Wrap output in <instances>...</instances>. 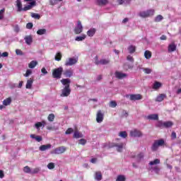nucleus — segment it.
<instances>
[{
	"instance_id": "obj_20",
	"label": "nucleus",
	"mask_w": 181,
	"mask_h": 181,
	"mask_svg": "<svg viewBox=\"0 0 181 181\" xmlns=\"http://www.w3.org/2000/svg\"><path fill=\"white\" fill-rule=\"evenodd\" d=\"M176 47H177L176 44H175L174 42L168 45V52L170 53H172L173 52H175Z\"/></svg>"
},
{
	"instance_id": "obj_61",
	"label": "nucleus",
	"mask_w": 181,
	"mask_h": 181,
	"mask_svg": "<svg viewBox=\"0 0 181 181\" xmlns=\"http://www.w3.org/2000/svg\"><path fill=\"white\" fill-rule=\"evenodd\" d=\"M40 169L39 168H35L33 171H31V174L33 175L35 173H39Z\"/></svg>"
},
{
	"instance_id": "obj_32",
	"label": "nucleus",
	"mask_w": 181,
	"mask_h": 181,
	"mask_svg": "<svg viewBox=\"0 0 181 181\" xmlns=\"http://www.w3.org/2000/svg\"><path fill=\"white\" fill-rule=\"evenodd\" d=\"M128 50H129V53H130V54H132V53H135L136 50V47L134 45H129L128 47Z\"/></svg>"
},
{
	"instance_id": "obj_25",
	"label": "nucleus",
	"mask_w": 181,
	"mask_h": 181,
	"mask_svg": "<svg viewBox=\"0 0 181 181\" xmlns=\"http://www.w3.org/2000/svg\"><path fill=\"white\" fill-rule=\"evenodd\" d=\"M144 57L147 59V60H149V59L152 57V52L149 50H146L144 52Z\"/></svg>"
},
{
	"instance_id": "obj_50",
	"label": "nucleus",
	"mask_w": 181,
	"mask_h": 181,
	"mask_svg": "<svg viewBox=\"0 0 181 181\" xmlns=\"http://www.w3.org/2000/svg\"><path fill=\"white\" fill-rule=\"evenodd\" d=\"M74 132V130L72 128H69L67 129V130L66 131L65 134L66 135H70V134Z\"/></svg>"
},
{
	"instance_id": "obj_57",
	"label": "nucleus",
	"mask_w": 181,
	"mask_h": 181,
	"mask_svg": "<svg viewBox=\"0 0 181 181\" xmlns=\"http://www.w3.org/2000/svg\"><path fill=\"white\" fill-rule=\"evenodd\" d=\"M127 59L129 62H131L132 63H134V57H132V56H131V55H128Z\"/></svg>"
},
{
	"instance_id": "obj_24",
	"label": "nucleus",
	"mask_w": 181,
	"mask_h": 181,
	"mask_svg": "<svg viewBox=\"0 0 181 181\" xmlns=\"http://www.w3.org/2000/svg\"><path fill=\"white\" fill-rule=\"evenodd\" d=\"M95 32H96L95 28H92L87 31V35L90 37H93V35H95Z\"/></svg>"
},
{
	"instance_id": "obj_59",
	"label": "nucleus",
	"mask_w": 181,
	"mask_h": 181,
	"mask_svg": "<svg viewBox=\"0 0 181 181\" xmlns=\"http://www.w3.org/2000/svg\"><path fill=\"white\" fill-rule=\"evenodd\" d=\"M57 1H58V0H49V4H50V5L54 6V5L57 4Z\"/></svg>"
},
{
	"instance_id": "obj_8",
	"label": "nucleus",
	"mask_w": 181,
	"mask_h": 181,
	"mask_svg": "<svg viewBox=\"0 0 181 181\" xmlns=\"http://www.w3.org/2000/svg\"><path fill=\"white\" fill-rule=\"evenodd\" d=\"M74 32L75 35H80L83 32V25H81V21H78V24L75 27Z\"/></svg>"
},
{
	"instance_id": "obj_3",
	"label": "nucleus",
	"mask_w": 181,
	"mask_h": 181,
	"mask_svg": "<svg viewBox=\"0 0 181 181\" xmlns=\"http://www.w3.org/2000/svg\"><path fill=\"white\" fill-rule=\"evenodd\" d=\"M155 13V10L153 9H149L146 11H141L139 13V16L141 18H149V16H153V14Z\"/></svg>"
},
{
	"instance_id": "obj_42",
	"label": "nucleus",
	"mask_w": 181,
	"mask_h": 181,
	"mask_svg": "<svg viewBox=\"0 0 181 181\" xmlns=\"http://www.w3.org/2000/svg\"><path fill=\"white\" fill-rule=\"evenodd\" d=\"M119 136H121V138H127L128 136V134H127V132H120L119 133Z\"/></svg>"
},
{
	"instance_id": "obj_45",
	"label": "nucleus",
	"mask_w": 181,
	"mask_h": 181,
	"mask_svg": "<svg viewBox=\"0 0 181 181\" xmlns=\"http://www.w3.org/2000/svg\"><path fill=\"white\" fill-rule=\"evenodd\" d=\"M23 170H24L25 173H32V170L30 169V168L29 166L24 167Z\"/></svg>"
},
{
	"instance_id": "obj_22",
	"label": "nucleus",
	"mask_w": 181,
	"mask_h": 181,
	"mask_svg": "<svg viewBox=\"0 0 181 181\" xmlns=\"http://www.w3.org/2000/svg\"><path fill=\"white\" fill-rule=\"evenodd\" d=\"M46 125V122L45 121H42V122H38L35 124V127L36 129H40L41 127H45Z\"/></svg>"
},
{
	"instance_id": "obj_9",
	"label": "nucleus",
	"mask_w": 181,
	"mask_h": 181,
	"mask_svg": "<svg viewBox=\"0 0 181 181\" xmlns=\"http://www.w3.org/2000/svg\"><path fill=\"white\" fill-rule=\"evenodd\" d=\"M142 132L136 129H134L130 132V136L134 138H140V136H142Z\"/></svg>"
},
{
	"instance_id": "obj_12",
	"label": "nucleus",
	"mask_w": 181,
	"mask_h": 181,
	"mask_svg": "<svg viewBox=\"0 0 181 181\" xmlns=\"http://www.w3.org/2000/svg\"><path fill=\"white\" fill-rule=\"evenodd\" d=\"M115 76L116 78H118V80H122V78H125L126 77H128V75L127 74H124L118 71H116L115 72Z\"/></svg>"
},
{
	"instance_id": "obj_21",
	"label": "nucleus",
	"mask_w": 181,
	"mask_h": 181,
	"mask_svg": "<svg viewBox=\"0 0 181 181\" xmlns=\"http://www.w3.org/2000/svg\"><path fill=\"white\" fill-rule=\"evenodd\" d=\"M95 180H103V174L101 173V171H97L95 173Z\"/></svg>"
},
{
	"instance_id": "obj_15",
	"label": "nucleus",
	"mask_w": 181,
	"mask_h": 181,
	"mask_svg": "<svg viewBox=\"0 0 181 181\" xmlns=\"http://www.w3.org/2000/svg\"><path fill=\"white\" fill-rule=\"evenodd\" d=\"M24 40L26 45H28V46H30V45L33 43V37L32 35H27L24 37Z\"/></svg>"
},
{
	"instance_id": "obj_29",
	"label": "nucleus",
	"mask_w": 181,
	"mask_h": 181,
	"mask_svg": "<svg viewBox=\"0 0 181 181\" xmlns=\"http://www.w3.org/2000/svg\"><path fill=\"white\" fill-rule=\"evenodd\" d=\"M30 138H32L33 139H35V141H37V142H41V141L43 139L42 138V136H35V134H31L30 135Z\"/></svg>"
},
{
	"instance_id": "obj_40",
	"label": "nucleus",
	"mask_w": 181,
	"mask_h": 181,
	"mask_svg": "<svg viewBox=\"0 0 181 181\" xmlns=\"http://www.w3.org/2000/svg\"><path fill=\"white\" fill-rule=\"evenodd\" d=\"M98 5L101 6V5H107L108 4V0H97Z\"/></svg>"
},
{
	"instance_id": "obj_39",
	"label": "nucleus",
	"mask_w": 181,
	"mask_h": 181,
	"mask_svg": "<svg viewBox=\"0 0 181 181\" xmlns=\"http://www.w3.org/2000/svg\"><path fill=\"white\" fill-rule=\"evenodd\" d=\"M127 180V177H125V175H117V177L116 179V181H125Z\"/></svg>"
},
{
	"instance_id": "obj_34",
	"label": "nucleus",
	"mask_w": 181,
	"mask_h": 181,
	"mask_svg": "<svg viewBox=\"0 0 181 181\" xmlns=\"http://www.w3.org/2000/svg\"><path fill=\"white\" fill-rule=\"evenodd\" d=\"M158 146H165V140L163 139L154 141Z\"/></svg>"
},
{
	"instance_id": "obj_43",
	"label": "nucleus",
	"mask_w": 181,
	"mask_h": 181,
	"mask_svg": "<svg viewBox=\"0 0 181 181\" xmlns=\"http://www.w3.org/2000/svg\"><path fill=\"white\" fill-rule=\"evenodd\" d=\"M55 60L57 62H60L62 60V53L57 52V54L55 55Z\"/></svg>"
},
{
	"instance_id": "obj_52",
	"label": "nucleus",
	"mask_w": 181,
	"mask_h": 181,
	"mask_svg": "<svg viewBox=\"0 0 181 181\" xmlns=\"http://www.w3.org/2000/svg\"><path fill=\"white\" fill-rule=\"evenodd\" d=\"M47 168H48V169H49V170L54 169V163H49L47 165Z\"/></svg>"
},
{
	"instance_id": "obj_6",
	"label": "nucleus",
	"mask_w": 181,
	"mask_h": 181,
	"mask_svg": "<svg viewBox=\"0 0 181 181\" xmlns=\"http://www.w3.org/2000/svg\"><path fill=\"white\" fill-rule=\"evenodd\" d=\"M66 151H67V148L65 146H59L54 148V151H52V153L54 155H62V153H64Z\"/></svg>"
},
{
	"instance_id": "obj_51",
	"label": "nucleus",
	"mask_w": 181,
	"mask_h": 181,
	"mask_svg": "<svg viewBox=\"0 0 181 181\" xmlns=\"http://www.w3.org/2000/svg\"><path fill=\"white\" fill-rule=\"evenodd\" d=\"M146 74H151L152 73V69L149 68H146L143 70Z\"/></svg>"
},
{
	"instance_id": "obj_63",
	"label": "nucleus",
	"mask_w": 181,
	"mask_h": 181,
	"mask_svg": "<svg viewBox=\"0 0 181 181\" xmlns=\"http://www.w3.org/2000/svg\"><path fill=\"white\" fill-rule=\"evenodd\" d=\"M41 72L43 73V74H47V71L46 70V68L43 67L41 69Z\"/></svg>"
},
{
	"instance_id": "obj_28",
	"label": "nucleus",
	"mask_w": 181,
	"mask_h": 181,
	"mask_svg": "<svg viewBox=\"0 0 181 181\" xmlns=\"http://www.w3.org/2000/svg\"><path fill=\"white\" fill-rule=\"evenodd\" d=\"M11 103H12V98H8L3 101V105H11Z\"/></svg>"
},
{
	"instance_id": "obj_64",
	"label": "nucleus",
	"mask_w": 181,
	"mask_h": 181,
	"mask_svg": "<svg viewBox=\"0 0 181 181\" xmlns=\"http://www.w3.org/2000/svg\"><path fill=\"white\" fill-rule=\"evenodd\" d=\"M166 39H168V37H166V35H161V37H160V40H166Z\"/></svg>"
},
{
	"instance_id": "obj_11",
	"label": "nucleus",
	"mask_w": 181,
	"mask_h": 181,
	"mask_svg": "<svg viewBox=\"0 0 181 181\" xmlns=\"http://www.w3.org/2000/svg\"><path fill=\"white\" fill-rule=\"evenodd\" d=\"M117 148V152H122V149L124 148V143H120L119 144L112 143L109 146V148Z\"/></svg>"
},
{
	"instance_id": "obj_53",
	"label": "nucleus",
	"mask_w": 181,
	"mask_h": 181,
	"mask_svg": "<svg viewBox=\"0 0 181 181\" xmlns=\"http://www.w3.org/2000/svg\"><path fill=\"white\" fill-rule=\"evenodd\" d=\"M30 74H32V70L28 69L26 71V73L24 74V76H25V77H29V76H30Z\"/></svg>"
},
{
	"instance_id": "obj_48",
	"label": "nucleus",
	"mask_w": 181,
	"mask_h": 181,
	"mask_svg": "<svg viewBox=\"0 0 181 181\" xmlns=\"http://www.w3.org/2000/svg\"><path fill=\"white\" fill-rule=\"evenodd\" d=\"M162 19H163V16H162L161 15H158L156 17L155 22H160Z\"/></svg>"
},
{
	"instance_id": "obj_27",
	"label": "nucleus",
	"mask_w": 181,
	"mask_h": 181,
	"mask_svg": "<svg viewBox=\"0 0 181 181\" xmlns=\"http://www.w3.org/2000/svg\"><path fill=\"white\" fill-rule=\"evenodd\" d=\"M136 157L137 162H141V160L144 159V153H140L136 156H132V158H136Z\"/></svg>"
},
{
	"instance_id": "obj_33",
	"label": "nucleus",
	"mask_w": 181,
	"mask_h": 181,
	"mask_svg": "<svg viewBox=\"0 0 181 181\" xmlns=\"http://www.w3.org/2000/svg\"><path fill=\"white\" fill-rule=\"evenodd\" d=\"M163 124L164 122H162V120H158L156 124V128H160V129H163L164 128Z\"/></svg>"
},
{
	"instance_id": "obj_37",
	"label": "nucleus",
	"mask_w": 181,
	"mask_h": 181,
	"mask_svg": "<svg viewBox=\"0 0 181 181\" xmlns=\"http://www.w3.org/2000/svg\"><path fill=\"white\" fill-rule=\"evenodd\" d=\"M158 148H159V146L157 144L156 141H154L151 146V151L153 152H156V151H158Z\"/></svg>"
},
{
	"instance_id": "obj_4",
	"label": "nucleus",
	"mask_w": 181,
	"mask_h": 181,
	"mask_svg": "<svg viewBox=\"0 0 181 181\" xmlns=\"http://www.w3.org/2000/svg\"><path fill=\"white\" fill-rule=\"evenodd\" d=\"M126 98H129L130 101H138L142 100V96L141 94H130L126 95Z\"/></svg>"
},
{
	"instance_id": "obj_60",
	"label": "nucleus",
	"mask_w": 181,
	"mask_h": 181,
	"mask_svg": "<svg viewBox=\"0 0 181 181\" xmlns=\"http://www.w3.org/2000/svg\"><path fill=\"white\" fill-rule=\"evenodd\" d=\"M177 136H176V132H173L171 133V139H176Z\"/></svg>"
},
{
	"instance_id": "obj_10",
	"label": "nucleus",
	"mask_w": 181,
	"mask_h": 181,
	"mask_svg": "<svg viewBox=\"0 0 181 181\" xmlns=\"http://www.w3.org/2000/svg\"><path fill=\"white\" fill-rule=\"evenodd\" d=\"M104 121V113L101 110H98L96 114V122L101 124Z\"/></svg>"
},
{
	"instance_id": "obj_31",
	"label": "nucleus",
	"mask_w": 181,
	"mask_h": 181,
	"mask_svg": "<svg viewBox=\"0 0 181 181\" xmlns=\"http://www.w3.org/2000/svg\"><path fill=\"white\" fill-rule=\"evenodd\" d=\"M164 128H172L173 127V123L171 121L164 122Z\"/></svg>"
},
{
	"instance_id": "obj_1",
	"label": "nucleus",
	"mask_w": 181,
	"mask_h": 181,
	"mask_svg": "<svg viewBox=\"0 0 181 181\" xmlns=\"http://www.w3.org/2000/svg\"><path fill=\"white\" fill-rule=\"evenodd\" d=\"M61 83L62 86H64V88L62 90L61 97H69L71 93L70 88L71 81L69 78H62Z\"/></svg>"
},
{
	"instance_id": "obj_49",
	"label": "nucleus",
	"mask_w": 181,
	"mask_h": 181,
	"mask_svg": "<svg viewBox=\"0 0 181 181\" xmlns=\"http://www.w3.org/2000/svg\"><path fill=\"white\" fill-rule=\"evenodd\" d=\"M4 13H5V8L0 10V21L4 19Z\"/></svg>"
},
{
	"instance_id": "obj_30",
	"label": "nucleus",
	"mask_w": 181,
	"mask_h": 181,
	"mask_svg": "<svg viewBox=\"0 0 181 181\" xmlns=\"http://www.w3.org/2000/svg\"><path fill=\"white\" fill-rule=\"evenodd\" d=\"M87 37V35H82L81 36H77L76 38H75V40L76 42H83V40H84Z\"/></svg>"
},
{
	"instance_id": "obj_5",
	"label": "nucleus",
	"mask_w": 181,
	"mask_h": 181,
	"mask_svg": "<svg viewBox=\"0 0 181 181\" xmlns=\"http://www.w3.org/2000/svg\"><path fill=\"white\" fill-rule=\"evenodd\" d=\"M78 62V58L70 57L65 61V66H74Z\"/></svg>"
},
{
	"instance_id": "obj_58",
	"label": "nucleus",
	"mask_w": 181,
	"mask_h": 181,
	"mask_svg": "<svg viewBox=\"0 0 181 181\" xmlns=\"http://www.w3.org/2000/svg\"><path fill=\"white\" fill-rule=\"evenodd\" d=\"M26 28H27V29H32V28H33V23H27Z\"/></svg>"
},
{
	"instance_id": "obj_41",
	"label": "nucleus",
	"mask_w": 181,
	"mask_h": 181,
	"mask_svg": "<svg viewBox=\"0 0 181 181\" xmlns=\"http://www.w3.org/2000/svg\"><path fill=\"white\" fill-rule=\"evenodd\" d=\"M49 122H53L54 121V114H49L47 117Z\"/></svg>"
},
{
	"instance_id": "obj_46",
	"label": "nucleus",
	"mask_w": 181,
	"mask_h": 181,
	"mask_svg": "<svg viewBox=\"0 0 181 181\" xmlns=\"http://www.w3.org/2000/svg\"><path fill=\"white\" fill-rule=\"evenodd\" d=\"M31 16H32V18H34V19H40V15H39L36 13H32Z\"/></svg>"
},
{
	"instance_id": "obj_36",
	"label": "nucleus",
	"mask_w": 181,
	"mask_h": 181,
	"mask_svg": "<svg viewBox=\"0 0 181 181\" xmlns=\"http://www.w3.org/2000/svg\"><path fill=\"white\" fill-rule=\"evenodd\" d=\"M74 138H76V139H78V138H83V134L76 130L74 133Z\"/></svg>"
},
{
	"instance_id": "obj_16",
	"label": "nucleus",
	"mask_w": 181,
	"mask_h": 181,
	"mask_svg": "<svg viewBox=\"0 0 181 181\" xmlns=\"http://www.w3.org/2000/svg\"><path fill=\"white\" fill-rule=\"evenodd\" d=\"M166 94L165 93H161L160 95H158L156 98V101L157 103H162V101H163V100H165V98H166Z\"/></svg>"
},
{
	"instance_id": "obj_18",
	"label": "nucleus",
	"mask_w": 181,
	"mask_h": 181,
	"mask_svg": "<svg viewBox=\"0 0 181 181\" xmlns=\"http://www.w3.org/2000/svg\"><path fill=\"white\" fill-rule=\"evenodd\" d=\"M33 78H30L27 81V83L25 85V88H28V90H30L32 88V86L33 84Z\"/></svg>"
},
{
	"instance_id": "obj_62",
	"label": "nucleus",
	"mask_w": 181,
	"mask_h": 181,
	"mask_svg": "<svg viewBox=\"0 0 181 181\" xmlns=\"http://www.w3.org/2000/svg\"><path fill=\"white\" fill-rule=\"evenodd\" d=\"M119 5H122L125 2H128V0H117Z\"/></svg>"
},
{
	"instance_id": "obj_47",
	"label": "nucleus",
	"mask_w": 181,
	"mask_h": 181,
	"mask_svg": "<svg viewBox=\"0 0 181 181\" xmlns=\"http://www.w3.org/2000/svg\"><path fill=\"white\" fill-rule=\"evenodd\" d=\"M151 169H153V170H154V172L156 173H159V170H160V169L159 168V167L158 165H156L154 167H151Z\"/></svg>"
},
{
	"instance_id": "obj_44",
	"label": "nucleus",
	"mask_w": 181,
	"mask_h": 181,
	"mask_svg": "<svg viewBox=\"0 0 181 181\" xmlns=\"http://www.w3.org/2000/svg\"><path fill=\"white\" fill-rule=\"evenodd\" d=\"M37 33L40 35H45L46 33V29L43 28V29H40L37 31Z\"/></svg>"
},
{
	"instance_id": "obj_17",
	"label": "nucleus",
	"mask_w": 181,
	"mask_h": 181,
	"mask_svg": "<svg viewBox=\"0 0 181 181\" xmlns=\"http://www.w3.org/2000/svg\"><path fill=\"white\" fill-rule=\"evenodd\" d=\"M52 148V144H46V145H42L39 147L40 151L41 152H45V151H47Z\"/></svg>"
},
{
	"instance_id": "obj_13",
	"label": "nucleus",
	"mask_w": 181,
	"mask_h": 181,
	"mask_svg": "<svg viewBox=\"0 0 181 181\" xmlns=\"http://www.w3.org/2000/svg\"><path fill=\"white\" fill-rule=\"evenodd\" d=\"M33 6H36V1H30L28 5L24 6L23 11H29L33 8Z\"/></svg>"
},
{
	"instance_id": "obj_38",
	"label": "nucleus",
	"mask_w": 181,
	"mask_h": 181,
	"mask_svg": "<svg viewBox=\"0 0 181 181\" xmlns=\"http://www.w3.org/2000/svg\"><path fill=\"white\" fill-rule=\"evenodd\" d=\"M159 163H160V160L156 158L154 160L151 161L148 165H150V166H153V165H159Z\"/></svg>"
},
{
	"instance_id": "obj_35",
	"label": "nucleus",
	"mask_w": 181,
	"mask_h": 181,
	"mask_svg": "<svg viewBox=\"0 0 181 181\" xmlns=\"http://www.w3.org/2000/svg\"><path fill=\"white\" fill-rule=\"evenodd\" d=\"M37 66V61H31L30 63L28 64V67L30 69H35Z\"/></svg>"
},
{
	"instance_id": "obj_55",
	"label": "nucleus",
	"mask_w": 181,
	"mask_h": 181,
	"mask_svg": "<svg viewBox=\"0 0 181 181\" xmlns=\"http://www.w3.org/2000/svg\"><path fill=\"white\" fill-rule=\"evenodd\" d=\"M110 107H112V108H115V107H117V102L112 100L110 102Z\"/></svg>"
},
{
	"instance_id": "obj_23",
	"label": "nucleus",
	"mask_w": 181,
	"mask_h": 181,
	"mask_svg": "<svg viewBox=\"0 0 181 181\" xmlns=\"http://www.w3.org/2000/svg\"><path fill=\"white\" fill-rule=\"evenodd\" d=\"M16 8L18 12L23 11V8H22V2L21 1V0L16 1Z\"/></svg>"
},
{
	"instance_id": "obj_26",
	"label": "nucleus",
	"mask_w": 181,
	"mask_h": 181,
	"mask_svg": "<svg viewBox=\"0 0 181 181\" xmlns=\"http://www.w3.org/2000/svg\"><path fill=\"white\" fill-rule=\"evenodd\" d=\"M162 87V83L160 82L155 81L153 86V90H158V88H160Z\"/></svg>"
},
{
	"instance_id": "obj_19",
	"label": "nucleus",
	"mask_w": 181,
	"mask_h": 181,
	"mask_svg": "<svg viewBox=\"0 0 181 181\" xmlns=\"http://www.w3.org/2000/svg\"><path fill=\"white\" fill-rule=\"evenodd\" d=\"M147 119L158 121L159 119V116L157 114L149 115L148 116H147Z\"/></svg>"
},
{
	"instance_id": "obj_56",
	"label": "nucleus",
	"mask_w": 181,
	"mask_h": 181,
	"mask_svg": "<svg viewBox=\"0 0 181 181\" xmlns=\"http://www.w3.org/2000/svg\"><path fill=\"white\" fill-rule=\"evenodd\" d=\"M16 53L18 56H22V54H23V52H22V50L19 49H16Z\"/></svg>"
},
{
	"instance_id": "obj_7",
	"label": "nucleus",
	"mask_w": 181,
	"mask_h": 181,
	"mask_svg": "<svg viewBox=\"0 0 181 181\" xmlns=\"http://www.w3.org/2000/svg\"><path fill=\"white\" fill-rule=\"evenodd\" d=\"M110 59H102L100 61L98 60V56L95 57V64L96 66H98V64H110Z\"/></svg>"
},
{
	"instance_id": "obj_54",
	"label": "nucleus",
	"mask_w": 181,
	"mask_h": 181,
	"mask_svg": "<svg viewBox=\"0 0 181 181\" xmlns=\"http://www.w3.org/2000/svg\"><path fill=\"white\" fill-rule=\"evenodd\" d=\"M79 144L81 145H85L86 144H87V140H86L85 139H81L79 140Z\"/></svg>"
},
{
	"instance_id": "obj_2",
	"label": "nucleus",
	"mask_w": 181,
	"mask_h": 181,
	"mask_svg": "<svg viewBox=\"0 0 181 181\" xmlns=\"http://www.w3.org/2000/svg\"><path fill=\"white\" fill-rule=\"evenodd\" d=\"M63 74V67L60 66L52 70L53 78H62Z\"/></svg>"
},
{
	"instance_id": "obj_14",
	"label": "nucleus",
	"mask_w": 181,
	"mask_h": 181,
	"mask_svg": "<svg viewBox=\"0 0 181 181\" xmlns=\"http://www.w3.org/2000/svg\"><path fill=\"white\" fill-rule=\"evenodd\" d=\"M73 70L71 69H66L63 72V76H64V77H66L68 78H70L71 77H73Z\"/></svg>"
}]
</instances>
